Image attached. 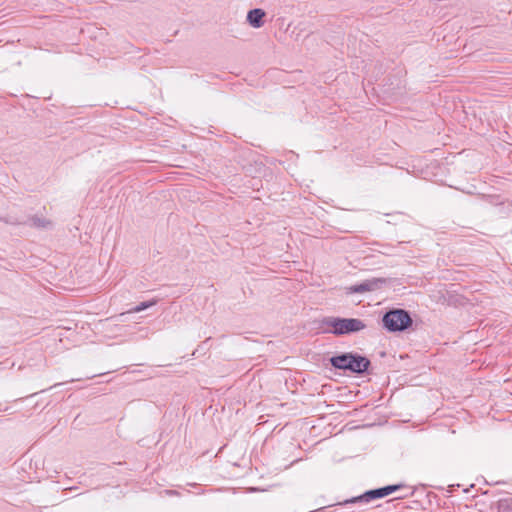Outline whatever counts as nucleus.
<instances>
[{
    "label": "nucleus",
    "mask_w": 512,
    "mask_h": 512,
    "mask_svg": "<svg viewBox=\"0 0 512 512\" xmlns=\"http://www.w3.org/2000/svg\"><path fill=\"white\" fill-rule=\"evenodd\" d=\"M330 362L336 369L349 370L353 373L366 371L370 364L367 358L351 353L334 356L330 359Z\"/></svg>",
    "instance_id": "f257e3e1"
},
{
    "label": "nucleus",
    "mask_w": 512,
    "mask_h": 512,
    "mask_svg": "<svg viewBox=\"0 0 512 512\" xmlns=\"http://www.w3.org/2000/svg\"><path fill=\"white\" fill-rule=\"evenodd\" d=\"M325 325L330 327L329 330L334 335H344L354 332H359L366 328V324L356 318H335L330 317L325 319Z\"/></svg>",
    "instance_id": "f03ea898"
},
{
    "label": "nucleus",
    "mask_w": 512,
    "mask_h": 512,
    "mask_svg": "<svg viewBox=\"0 0 512 512\" xmlns=\"http://www.w3.org/2000/svg\"><path fill=\"white\" fill-rule=\"evenodd\" d=\"M383 326L390 332L403 331L411 325L410 315L402 309H395L383 316Z\"/></svg>",
    "instance_id": "7ed1b4c3"
},
{
    "label": "nucleus",
    "mask_w": 512,
    "mask_h": 512,
    "mask_svg": "<svg viewBox=\"0 0 512 512\" xmlns=\"http://www.w3.org/2000/svg\"><path fill=\"white\" fill-rule=\"evenodd\" d=\"M378 498H383L382 488L367 491V492H365L364 494H362V495H360L358 497L352 498L348 502H351V503H355V502H365V503H368V502H370L372 500H375V499H378Z\"/></svg>",
    "instance_id": "423d86ee"
},
{
    "label": "nucleus",
    "mask_w": 512,
    "mask_h": 512,
    "mask_svg": "<svg viewBox=\"0 0 512 512\" xmlns=\"http://www.w3.org/2000/svg\"><path fill=\"white\" fill-rule=\"evenodd\" d=\"M382 282L383 280L381 279L366 280L360 284L350 287L349 290L351 293H364L367 291H373L379 288Z\"/></svg>",
    "instance_id": "20e7f679"
},
{
    "label": "nucleus",
    "mask_w": 512,
    "mask_h": 512,
    "mask_svg": "<svg viewBox=\"0 0 512 512\" xmlns=\"http://www.w3.org/2000/svg\"><path fill=\"white\" fill-rule=\"evenodd\" d=\"M31 223L35 227H46L49 224L48 221H45V220H42V219L36 218V217L31 219Z\"/></svg>",
    "instance_id": "9b49d317"
},
{
    "label": "nucleus",
    "mask_w": 512,
    "mask_h": 512,
    "mask_svg": "<svg viewBox=\"0 0 512 512\" xmlns=\"http://www.w3.org/2000/svg\"><path fill=\"white\" fill-rule=\"evenodd\" d=\"M156 303H157L156 300L141 302L140 304H138L137 306H135L134 308L129 310V313L141 312V311H143V310H145L147 308H150V307L154 306Z\"/></svg>",
    "instance_id": "0eeeda50"
},
{
    "label": "nucleus",
    "mask_w": 512,
    "mask_h": 512,
    "mask_svg": "<svg viewBox=\"0 0 512 512\" xmlns=\"http://www.w3.org/2000/svg\"><path fill=\"white\" fill-rule=\"evenodd\" d=\"M402 487L401 484H398V485H389V486H386V487H382V492H383V497L399 490L400 488Z\"/></svg>",
    "instance_id": "1a4fd4ad"
},
{
    "label": "nucleus",
    "mask_w": 512,
    "mask_h": 512,
    "mask_svg": "<svg viewBox=\"0 0 512 512\" xmlns=\"http://www.w3.org/2000/svg\"><path fill=\"white\" fill-rule=\"evenodd\" d=\"M168 493H169L170 495L176 494V492H175V491H169Z\"/></svg>",
    "instance_id": "f8f14e48"
},
{
    "label": "nucleus",
    "mask_w": 512,
    "mask_h": 512,
    "mask_svg": "<svg viewBox=\"0 0 512 512\" xmlns=\"http://www.w3.org/2000/svg\"><path fill=\"white\" fill-rule=\"evenodd\" d=\"M266 13L263 9L255 8L248 12L247 14V22L253 27V28H260L264 25L263 18L265 17Z\"/></svg>",
    "instance_id": "39448f33"
},
{
    "label": "nucleus",
    "mask_w": 512,
    "mask_h": 512,
    "mask_svg": "<svg viewBox=\"0 0 512 512\" xmlns=\"http://www.w3.org/2000/svg\"><path fill=\"white\" fill-rule=\"evenodd\" d=\"M402 487L401 484H398V485H389V486H386V487H382V492H383V497L399 490L400 488Z\"/></svg>",
    "instance_id": "6e6552de"
},
{
    "label": "nucleus",
    "mask_w": 512,
    "mask_h": 512,
    "mask_svg": "<svg viewBox=\"0 0 512 512\" xmlns=\"http://www.w3.org/2000/svg\"><path fill=\"white\" fill-rule=\"evenodd\" d=\"M499 508L504 511H512V499L500 500Z\"/></svg>",
    "instance_id": "9d476101"
}]
</instances>
